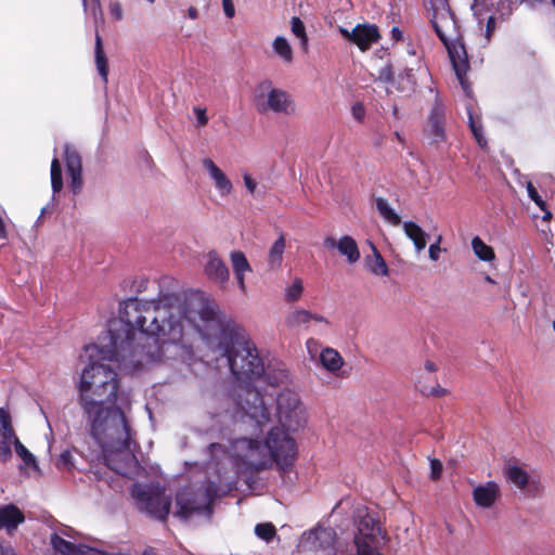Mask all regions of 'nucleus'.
Returning <instances> with one entry per match:
<instances>
[{
  "mask_svg": "<svg viewBox=\"0 0 555 555\" xmlns=\"http://www.w3.org/2000/svg\"><path fill=\"white\" fill-rule=\"evenodd\" d=\"M177 307L156 298L130 297L119 302L118 319L112 320L99 344L83 348L86 363L78 389L79 403L90 425V433L101 450L106 466L133 478L140 469L131 444L128 418L130 402L118 396V367L170 364L183 351V331L175 321Z\"/></svg>",
  "mask_w": 555,
  "mask_h": 555,
  "instance_id": "1",
  "label": "nucleus"
},
{
  "mask_svg": "<svg viewBox=\"0 0 555 555\" xmlns=\"http://www.w3.org/2000/svg\"><path fill=\"white\" fill-rule=\"evenodd\" d=\"M171 301L177 307L175 321L183 331V351L171 360V364L180 361L191 366L195 360L193 336L197 334L207 349L227 359L228 365L235 379L246 387L245 402L235 400L232 416L235 422L258 428L271 423V412L264 397L249 384L259 379L263 372V361L258 349L249 338L246 330L230 315L201 294L181 297L175 293L162 294V302Z\"/></svg>",
  "mask_w": 555,
  "mask_h": 555,
  "instance_id": "2",
  "label": "nucleus"
},
{
  "mask_svg": "<svg viewBox=\"0 0 555 555\" xmlns=\"http://www.w3.org/2000/svg\"><path fill=\"white\" fill-rule=\"evenodd\" d=\"M276 426H272L263 442L251 437H240L232 441L230 454L237 466L260 470L276 464L287 473L297 456L295 439L288 433L304 428L307 412L297 392L285 389L275 400Z\"/></svg>",
  "mask_w": 555,
  "mask_h": 555,
  "instance_id": "3",
  "label": "nucleus"
},
{
  "mask_svg": "<svg viewBox=\"0 0 555 555\" xmlns=\"http://www.w3.org/2000/svg\"><path fill=\"white\" fill-rule=\"evenodd\" d=\"M435 31L446 46L456 77L464 89L468 92V85L465 79L468 70V56L464 44L457 38L455 20L444 2L434 8L431 20Z\"/></svg>",
  "mask_w": 555,
  "mask_h": 555,
  "instance_id": "4",
  "label": "nucleus"
},
{
  "mask_svg": "<svg viewBox=\"0 0 555 555\" xmlns=\"http://www.w3.org/2000/svg\"><path fill=\"white\" fill-rule=\"evenodd\" d=\"M253 103L261 114L291 116L297 111L294 98L286 90L276 88L270 79H263L256 85Z\"/></svg>",
  "mask_w": 555,
  "mask_h": 555,
  "instance_id": "5",
  "label": "nucleus"
},
{
  "mask_svg": "<svg viewBox=\"0 0 555 555\" xmlns=\"http://www.w3.org/2000/svg\"><path fill=\"white\" fill-rule=\"evenodd\" d=\"M131 494L140 511L164 520L170 511V498L165 494L164 489L157 485L133 486Z\"/></svg>",
  "mask_w": 555,
  "mask_h": 555,
  "instance_id": "6",
  "label": "nucleus"
},
{
  "mask_svg": "<svg viewBox=\"0 0 555 555\" xmlns=\"http://www.w3.org/2000/svg\"><path fill=\"white\" fill-rule=\"evenodd\" d=\"M216 495L217 489L212 483L197 489L196 492H192L191 489H183L176 496V503L179 507L177 515L188 518L193 513L209 512L210 504Z\"/></svg>",
  "mask_w": 555,
  "mask_h": 555,
  "instance_id": "7",
  "label": "nucleus"
},
{
  "mask_svg": "<svg viewBox=\"0 0 555 555\" xmlns=\"http://www.w3.org/2000/svg\"><path fill=\"white\" fill-rule=\"evenodd\" d=\"M306 347L312 360L318 357L319 363L324 371L334 376H340L345 361L336 349L324 347L318 352V341L313 338L307 340Z\"/></svg>",
  "mask_w": 555,
  "mask_h": 555,
  "instance_id": "8",
  "label": "nucleus"
},
{
  "mask_svg": "<svg viewBox=\"0 0 555 555\" xmlns=\"http://www.w3.org/2000/svg\"><path fill=\"white\" fill-rule=\"evenodd\" d=\"M202 166L209 178L216 193L221 198H228L234 193V183L225 171H223L211 158L202 159Z\"/></svg>",
  "mask_w": 555,
  "mask_h": 555,
  "instance_id": "9",
  "label": "nucleus"
},
{
  "mask_svg": "<svg viewBox=\"0 0 555 555\" xmlns=\"http://www.w3.org/2000/svg\"><path fill=\"white\" fill-rule=\"evenodd\" d=\"M339 33L346 40L357 44L361 51L369 50L379 39L377 27L369 24L357 25L352 30L339 27Z\"/></svg>",
  "mask_w": 555,
  "mask_h": 555,
  "instance_id": "10",
  "label": "nucleus"
},
{
  "mask_svg": "<svg viewBox=\"0 0 555 555\" xmlns=\"http://www.w3.org/2000/svg\"><path fill=\"white\" fill-rule=\"evenodd\" d=\"M17 439L8 409L0 408V461L7 463L12 457V444Z\"/></svg>",
  "mask_w": 555,
  "mask_h": 555,
  "instance_id": "11",
  "label": "nucleus"
},
{
  "mask_svg": "<svg viewBox=\"0 0 555 555\" xmlns=\"http://www.w3.org/2000/svg\"><path fill=\"white\" fill-rule=\"evenodd\" d=\"M324 245L328 249H337L338 254L345 257L349 264L358 262L361 258L359 246L350 235H343L337 240L333 236H326Z\"/></svg>",
  "mask_w": 555,
  "mask_h": 555,
  "instance_id": "12",
  "label": "nucleus"
},
{
  "mask_svg": "<svg viewBox=\"0 0 555 555\" xmlns=\"http://www.w3.org/2000/svg\"><path fill=\"white\" fill-rule=\"evenodd\" d=\"M472 495L477 507L491 509L501 498V487L495 481H487L475 486Z\"/></svg>",
  "mask_w": 555,
  "mask_h": 555,
  "instance_id": "13",
  "label": "nucleus"
},
{
  "mask_svg": "<svg viewBox=\"0 0 555 555\" xmlns=\"http://www.w3.org/2000/svg\"><path fill=\"white\" fill-rule=\"evenodd\" d=\"M64 157H65L67 173L70 178L69 188L74 194H77L82 189L81 157L78 154V152L70 145H65Z\"/></svg>",
  "mask_w": 555,
  "mask_h": 555,
  "instance_id": "14",
  "label": "nucleus"
},
{
  "mask_svg": "<svg viewBox=\"0 0 555 555\" xmlns=\"http://www.w3.org/2000/svg\"><path fill=\"white\" fill-rule=\"evenodd\" d=\"M444 119L446 108L441 102L436 101L429 113L428 127L426 130L430 143H439L444 140Z\"/></svg>",
  "mask_w": 555,
  "mask_h": 555,
  "instance_id": "15",
  "label": "nucleus"
},
{
  "mask_svg": "<svg viewBox=\"0 0 555 555\" xmlns=\"http://www.w3.org/2000/svg\"><path fill=\"white\" fill-rule=\"evenodd\" d=\"M204 273L209 280L221 285L225 284L230 278L227 264L215 250L206 255Z\"/></svg>",
  "mask_w": 555,
  "mask_h": 555,
  "instance_id": "16",
  "label": "nucleus"
},
{
  "mask_svg": "<svg viewBox=\"0 0 555 555\" xmlns=\"http://www.w3.org/2000/svg\"><path fill=\"white\" fill-rule=\"evenodd\" d=\"M24 520L25 516L16 505L7 504L0 506V529H4L9 534L15 532Z\"/></svg>",
  "mask_w": 555,
  "mask_h": 555,
  "instance_id": "17",
  "label": "nucleus"
},
{
  "mask_svg": "<svg viewBox=\"0 0 555 555\" xmlns=\"http://www.w3.org/2000/svg\"><path fill=\"white\" fill-rule=\"evenodd\" d=\"M230 260L233 268V272L237 282V286L240 291L245 294L247 291L245 283V274L251 272V267L244 255V253L240 250H233L230 254Z\"/></svg>",
  "mask_w": 555,
  "mask_h": 555,
  "instance_id": "18",
  "label": "nucleus"
},
{
  "mask_svg": "<svg viewBox=\"0 0 555 555\" xmlns=\"http://www.w3.org/2000/svg\"><path fill=\"white\" fill-rule=\"evenodd\" d=\"M503 474L506 480L513 483L520 490H524L529 485V474L526 470L525 466L519 465L516 462H508L505 464Z\"/></svg>",
  "mask_w": 555,
  "mask_h": 555,
  "instance_id": "19",
  "label": "nucleus"
},
{
  "mask_svg": "<svg viewBox=\"0 0 555 555\" xmlns=\"http://www.w3.org/2000/svg\"><path fill=\"white\" fill-rule=\"evenodd\" d=\"M311 322L328 324L327 319L323 315L305 309H295L286 318V323L291 327L308 326Z\"/></svg>",
  "mask_w": 555,
  "mask_h": 555,
  "instance_id": "20",
  "label": "nucleus"
},
{
  "mask_svg": "<svg viewBox=\"0 0 555 555\" xmlns=\"http://www.w3.org/2000/svg\"><path fill=\"white\" fill-rule=\"evenodd\" d=\"M272 51L284 64L289 65L293 63L294 50L286 37L276 36L272 41Z\"/></svg>",
  "mask_w": 555,
  "mask_h": 555,
  "instance_id": "21",
  "label": "nucleus"
},
{
  "mask_svg": "<svg viewBox=\"0 0 555 555\" xmlns=\"http://www.w3.org/2000/svg\"><path fill=\"white\" fill-rule=\"evenodd\" d=\"M260 379L271 386H279L288 380V372L280 364L269 365L267 369L263 366L262 375L258 380Z\"/></svg>",
  "mask_w": 555,
  "mask_h": 555,
  "instance_id": "22",
  "label": "nucleus"
},
{
  "mask_svg": "<svg viewBox=\"0 0 555 555\" xmlns=\"http://www.w3.org/2000/svg\"><path fill=\"white\" fill-rule=\"evenodd\" d=\"M403 231L405 235L413 242L417 253L426 247V233L425 231L413 221H405L403 223Z\"/></svg>",
  "mask_w": 555,
  "mask_h": 555,
  "instance_id": "23",
  "label": "nucleus"
},
{
  "mask_svg": "<svg viewBox=\"0 0 555 555\" xmlns=\"http://www.w3.org/2000/svg\"><path fill=\"white\" fill-rule=\"evenodd\" d=\"M286 248V240L284 234H281L272 244L268 254V264L271 269H278L283 261V255Z\"/></svg>",
  "mask_w": 555,
  "mask_h": 555,
  "instance_id": "24",
  "label": "nucleus"
},
{
  "mask_svg": "<svg viewBox=\"0 0 555 555\" xmlns=\"http://www.w3.org/2000/svg\"><path fill=\"white\" fill-rule=\"evenodd\" d=\"M95 65L99 75L102 77V80L104 83L107 82V76H108V65H107V59L103 50L102 46V38L99 35V31H95Z\"/></svg>",
  "mask_w": 555,
  "mask_h": 555,
  "instance_id": "25",
  "label": "nucleus"
},
{
  "mask_svg": "<svg viewBox=\"0 0 555 555\" xmlns=\"http://www.w3.org/2000/svg\"><path fill=\"white\" fill-rule=\"evenodd\" d=\"M373 255L369 256L366 258V264L369 270L378 276H386L388 275V267L379 251L376 249L375 246H372Z\"/></svg>",
  "mask_w": 555,
  "mask_h": 555,
  "instance_id": "26",
  "label": "nucleus"
},
{
  "mask_svg": "<svg viewBox=\"0 0 555 555\" xmlns=\"http://www.w3.org/2000/svg\"><path fill=\"white\" fill-rule=\"evenodd\" d=\"M375 204L378 214L386 222L391 225H399L401 223L400 216L392 209L387 199L378 197L376 198Z\"/></svg>",
  "mask_w": 555,
  "mask_h": 555,
  "instance_id": "27",
  "label": "nucleus"
},
{
  "mask_svg": "<svg viewBox=\"0 0 555 555\" xmlns=\"http://www.w3.org/2000/svg\"><path fill=\"white\" fill-rule=\"evenodd\" d=\"M472 248L475 256L481 261L491 262L495 259L493 248L487 245L479 236L473 237Z\"/></svg>",
  "mask_w": 555,
  "mask_h": 555,
  "instance_id": "28",
  "label": "nucleus"
},
{
  "mask_svg": "<svg viewBox=\"0 0 555 555\" xmlns=\"http://www.w3.org/2000/svg\"><path fill=\"white\" fill-rule=\"evenodd\" d=\"M51 544L56 552L63 555H80L81 545L76 546L56 533L51 535Z\"/></svg>",
  "mask_w": 555,
  "mask_h": 555,
  "instance_id": "29",
  "label": "nucleus"
},
{
  "mask_svg": "<svg viewBox=\"0 0 555 555\" xmlns=\"http://www.w3.org/2000/svg\"><path fill=\"white\" fill-rule=\"evenodd\" d=\"M291 30H292L293 35L296 38H298L301 48L302 49H307L308 48L309 38H308L307 33H306L305 24H304V22L299 17L293 16L291 18Z\"/></svg>",
  "mask_w": 555,
  "mask_h": 555,
  "instance_id": "30",
  "label": "nucleus"
},
{
  "mask_svg": "<svg viewBox=\"0 0 555 555\" xmlns=\"http://www.w3.org/2000/svg\"><path fill=\"white\" fill-rule=\"evenodd\" d=\"M12 446H14L17 456L23 461L26 467H38L35 455L20 441L18 438L13 441Z\"/></svg>",
  "mask_w": 555,
  "mask_h": 555,
  "instance_id": "31",
  "label": "nucleus"
},
{
  "mask_svg": "<svg viewBox=\"0 0 555 555\" xmlns=\"http://www.w3.org/2000/svg\"><path fill=\"white\" fill-rule=\"evenodd\" d=\"M51 186L53 193H59L63 188L62 168L57 158H53L51 163Z\"/></svg>",
  "mask_w": 555,
  "mask_h": 555,
  "instance_id": "32",
  "label": "nucleus"
},
{
  "mask_svg": "<svg viewBox=\"0 0 555 555\" xmlns=\"http://www.w3.org/2000/svg\"><path fill=\"white\" fill-rule=\"evenodd\" d=\"M304 292L302 281L298 278L294 279L293 282L285 288V300L288 302H295L299 300Z\"/></svg>",
  "mask_w": 555,
  "mask_h": 555,
  "instance_id": "33",
  "label": "nucleus"
},
{
  "mask_svg": "<svg viewBox=\"0 0 555 555\" xmlns=\"http://www.w3.org/2000/svg\"><path fill=\"white\" fill-rule=\"evenodd\" d=\"M82 5L86 14L91 15L95 24L103 22V12L100 0H82Z\"/></svg>",
  "mask_w": 555,
  "mask_h": 555,
  "instance_id": "34",
  "label": "nucleus"
},
{
  "mask_svg": "<svg viewBox=\"0 0 555 555\" xmlns=\"http://www.w3.org/2000/svg\"><path fill=\"white\" fill-rule=\"evenodd\" d=\"M55 466L60 470L70 472L75 467L72 452L64 450L56 459Z\"/></svg>",
  "mask_w": 555,
  "mask_h": 555,
  "instance_id": "35",
  "label": "nucleus"
},
{
  "mask_svg": "<svg viewBox=\"0 0 555 555\" xmlns=\"http://www.w3.org/2000/svg\"><path fill=\"white\" fill-rule=\"evenodd\" d=\"M242 179L247 193L250 196H256L258 192L259 183L247 170H242Z\"/></svg>",
  "mask_w": 555,
  "mask_h": 555,
  "instance_id": "36",
  "label": "nucleus"
},
{
  "mask_svg": "<svg viewBox=\"0 0 555 555\" xmlns=\"http://www.w3.org/2000/svg\"><path fill=\"white\" fill-rule=\"evenodd\" d=\"M257 537L264 541H270L275 535V528L272 524H259L255 527Z\"/></svg>",
  "mask_w": 555,
  "mask_h": 555,
  "instance_id": "37",
  "label": "nucleus"
},
{
  "mask_svg": "<svg viewBox=\"0 0 555 555\" xmlns=\"http://www.w3.org/2000/svg\"><path fill=\"white\" fill-rule=\"evenodd\" d=\"M469 126L470 130L479 144V146L485 147L487 144V141L482 134L481 126L477 125V122L474 120L473 116L469 114Z\"/></svg>",
  "mask_w": 555,
  "mask_h": 555,
  "instance_id": "38",
  "label": "nucleus"
},
{
  "mask_svg": "<svg viewBox=\"0 0 555 555\" xmlns=\"http://www.w3.org/2000/svg\"><path fill=\"white\" fill-rule=\"evenodd\" d=\"M526 188H527L528 196L537 204V206L541 210H545V202L539 195V193L535 190V188L533 186L532 182L528 181Z\"/></svg>",
  "mask_w": 555,
  "mask_h": 555,
  "instance_id": "39",
  "label": "nucleus"
},
{
  "mask_svg": "<svg viewBox=\"0 0 555 555\" xmlns=\"http://www.w3.org/2000/svg\"><path fill=\"white\" fill-rule=\"evenodd\" d=\"M8 216L3 208H0V238L7 240L8 238Z\"/></svg>",
  "mask_w": 555,
  "mask_h": 555,
  "instance_id": "40",
  "label": "nucleus"
},
{
  "mask_svg": "<svg viewBox=\"0 0 555 555\" xmlns=\"http://www.w3.org/2000/svg\"><path fill=\"white\" fill-rule=\"evenodd\" d=\"M194 114L196 116V127H204L208 122V117L206 115V109L199 106H195L193 108Z\"/></svg>",
  "mask_w": 555,
  "mask_h": 555,
  "instance_id": "41",
  "label": "nucleus"
},
{
  "mask_svg": "<svg viewBox=\"0 0 555 555\" xmlns=\"http://www.w3.org/2000/svg\"><path fill=\"white\" fill-rule=\"evenodd\" d=\"M351 114L356 120L361 121L365 116V108L363 104L359 102L354 103L351 107Z\"/></svg>",
  "mask_w": 555,
  "mask_h": 555,
  "instance_id": "42",
  "label": "nucleus"
},
{
  "mask_svg": "<svg viewBox=\"0 0 555 555\" xmlns=\"http://www.w3.org/2000/svg\"><path fill=\"white\" fill-rule=\"evenodd\" d=\"M442 472V464L438 460L430 461V475L434 480L438 479Z\"/></svg>",
  "mask_w": 555,
  "mask_h": 555,
  "instance_id": "43",
  "label": "nucleus"
},
{
  "mask_svg": "<svg viewBox=\"0 0 555 555\" xmlns=\"http://www.w3.org/2000/svg\"><path fill=\"white\" fill-rule=\"evenodd\" d=\"M222 9L228 18L234 17L235 7L233 0H222Z\"/></svg>",
  "mask_w": 555,
  "mask_h": 555,
  "instance_id": "44",
  "label": "nucleus"
},
{
  "mask_svg": "<svg viewBox=\"0 0 555 555\" xmlns=\"http://www.w3.org/2000/svg\"><path fill=\"white\" fill-rule=\"evenodd\" d=\"M109 13L116 20L120 21L122 18V9L121 5L117 2H113L109 4Z\"/></svg>",
  "mask_w": 555,
  "mask_h": 555,
  "instance_id": "45",
  "label": "nucleus"
},
{
  "mask_svg": "<svg viewBox=\"0 0 555 555\" xmlns=\"http://www.w3.org/2000/svg\"><path fill=\"white\" fill-rule=\"evenodd\" d=\"M378 78L385 82L391 81L392 80V70H391L390 66H384L383 68H380Z\"/></svg>",
  "mask_w": 555,
  "mask_h": 555,
  "instance_id": "46",
  "label": "nucleus"
},
{
  "mask_svg": "<svg viewBox=\"0 0 555 555\" xmlns=\"http://www.w3.org/2000/svg\"><path fill=\"white\" fill-rule=\"evenodd\" d=\"M440 251L439 243L431 244L428 249L429 258L433 261H437L439 259Z\"/></svg>",
  "mask_w": 555,
  "mask_h": 555,
  "instance_id": "47",
  "label": "nucleus"
},
{
  "mask_svg": "<svg viewBox=\"0 0 555 555\" xmlns=\"http://www.w3.org/2000/svg\"><path fill=\"white\" fill-rule=\"evenodd\" d=\"M80 555H108V554L105 552L99 551L96 548L81 545L80 546Z\"/></svg>",
  "mask_w": 555,
  "mask_h": 555,
  "instance_id": "48",
  "label": "nucleus"
},
{
  "mask_svg": "<svg viewBox=\"0 0 555 555\" xmlns=\"http://www.w3.org/2000/svg\"><path fill=\"white\" fill-rule=\"evenodd\" d=\"M414 67H406L402 74H400L401 77L406 78V80L411 83L414 82Z\"/></svg>",
  "mask_w": 555,
  "mask_h": 555,
  "instance_id": "49",
  "label": "nucleus"
},
{
  "mask_svg": "<svg viewBox=\"0 0 555 555\" xmlns=\"http://www.w3.org/2000/svg\"><path fill=\"white\" fill-rule=\"evenodd\" d=\"M494 29V18L490 16L487 22V31H486V39L489 41L491 33Z\"/></svg>",
  "mask_w": 555,
  "mask_h": 555,
  "instance_id": "50",
  "label": "nucleus"
},
{
  "mask_svg": "<svg viewBox=\"0 0 555 555\" xmlns=\"http://www.w3.org/2000/svg\"><path fill=\"white\" fill-rule=\"evenodd\" d=\"M391 35L395 40H401L403 38V34L398 27L392 28Z\"/></svg>",
  "mask_w": 555,
  "mask_h": 555,
  "instance_id": "51",
  "label": "nucleus"
},
{
  "mask_svg": "<svg viewBox=\"0 0 555 555\" xmlns=\"http://www.w3.org/2000/svg\"><path fill=\"white\" fill-rule=\"evenodd\" d=\"M188 15H189V17H190V18H192V20L197 18V16H198V11H197V9H196V8H194V7L189 8V10H188Z\"/></svg>",
  "mask_w": 555,
  "mask_h": 555,
  "instance_id": "52",
  "label": "nucleus"
},
{
  "mask_svg": "<svg viewBox=\"0 0 555 555\" xmlns=\"http://www.w3.org/2000/svg\"><path fill=\"white\" fill-rule=\"evenodd\" d=\"M543 211L545 212V215L543 216V219H544V220H548V219H551V217H552L551 212H550L548 210H546V209H545V210H543Z\"/></svg>",
  "mask_w": 555,
  "mask_h": 555,
  "instance_id": "53",
  "label": "nucleus"
},
{
  "mask_svg": "<svg viewBox=\"0 0 555 555\" xmlns=\"http://www.w3.org/2000/svg\"><path fill=\"white\" fill-rule=\"evenodd\" d=\"M486 281L488 283L494 284V281L490 276H486Z\"/></svg>",
  "mask_w": 555,
  "mask_h": 555,
  "instance_id": "54",
  "label": "nucleus"
},
{
  "mask_svg": "<svg viewBox=\"0 0 555 555\" xmlns=\"http://www.w3.org/2000/svg\"><path fill=\"white\" fill-rule=\"evenodd\" d=\"M436 393H437L438 396H441V395H443V393H444V390H443V389H441V390H440V389H437Z\"/></svg>",
  "mask_w": 555,
  "mask_h": 555,
  "instance_id": "55",
  "label": "nucleus"
},
{
  "mask_svg": "<svg viewBox=\"0 0 555 555\" xmlns=\"http://www.w3.org/2000/svg\"><path fill=\"white\" fill-rule=\"evenodd\" d=\"M436 393H437L438 396H441V395H443V393H444V390H443V389H441V390H440V389H437Z\"/></svg>",
  "mask_w": 555,
  "mask_h": 555,
  "instance_id": "56",
  "label": "nucleus"
},
{
  "mask_svg": "<svg viewBox=\"0 0 555 555\" xmlns=\"http://www.w3.org/2000/svg\"><path fill=\"white\" fill-rule=\"evenodd\" d=\"M426 369H427L428 371H435V370H436L431 364H428Z\"/></svg>",
  "mask_w": 555,
  "mask_h": 555,
  "instance_id": "57",
  "label": "nucleus"
},
{
  "mask_svg": "<svg viewBox=\"0 0 555 555\" xmlns=\"http://www.w3.org/2000/svg\"><path fill=\"white\" fill-rule=\"evenodd\" d=\"M219 447H220L219 444H215V443L210 444V448H211L212 450H215V449H217V448H219Z\"/></svg>",
  "mask_w": 555,
  "mask_h": 555,
  "instance_id": "58",
  "label": "nucleus"
},
{
  "mask_svg": "<svg viewBox=\"0 0 555 555\" xmlns=\"http://www.w3.org/2000/svg\"><path fill=\"white\" fill-rule=\"evenodd\" d=\"M396 137L399 141H402L401 135L398 132H396Z\"/></svg>",
  "mask_w": 555,
  "mask_h": 555,
  "instance_id": "59",
  "label": "nucleus"
},
{
  "mask_svg": "<svg viewBox=\"0 0 555 555\" xmlns=\"http://www.w3.org/2000/svg\"><path fill=\"white\" fill-rule=\"evenodd\" d=\"M11 555H15L14 551L12 548L9 550Z\"/></svg>",
  "mask_w": 555,
  "mask_h": 555,
  "instance_id": "60",
  "label": "nucleus"
},
{
  "mask_svg": "<svg viewBox=\"0 0 555 555\" xmlns=\"http://www.w3.org/2000/svg\"><path fill=\"white\" fill-rule=\"evenodd\" d=\"M551 3L555 8V0H551Z\"/></svg>",
  "mask_w": 555,
  "mask_h": 555,
  "instance_id": "61",
  "label": "nucleus"
},
{
  "mask_svg": "<svg viewBox=\"0 0 555 555\" xmlns=\"http://www.w3.org/2000/svg\"><path fill=\"white\" fill-rule=\"evenodd\" d=\"M553 330H554V332H555V321L553 322Z\"/></svg>",
  "mask_w": 555,
  "mask_h": 555,
  "instance_id": "62",
  "label": "nucleus"
},
{
  "mask_svg": "<svg viewBox=\"0 0 555 555\" xmlns=\"http://www.w3.org/2000/svg\"><path fill=\"white\" fill-rule=\"evenodd\" d=\"M149 2L153 3L155 0H147Z\"/></svg>",
  "mask_w": 555,
  "mask_h": 555,
  "instance_id": "63",
  "label": "nucleus"
}]
</instances>
